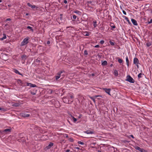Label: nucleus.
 I'll use <instances>...</instances> for the list:
<instances>
[{
    "instance_id": "44",
    "label": "nucleus",
    "mask_w": 152,
    "mask_h": 152,
    "mask_svg": "<svg viewBox=\"0 0 152 152\" xmlns=\"http://www.w3.org/2000/svg\"><path fill=\"white\" fill-rule=\"evenodd\" d=\"M50 43V42L49 41H48L47 42V44L48 45Z\"/></svg>"
},
{
    "instance_id": "46",
    "label": "nucleus",
    "mask_w": 152,
    "mask_h": 152,
    "mask_svg": "<svg viewBox=\"0 0 152 152\" xmlns=\"http://www.w3.org/2000/svg\"><path fill=\"white\" fill-rule=\"evenodd\" d=\"M82 116V115H79V116H78V118H81Z\"/></svg>"
},
{
    "instance_id": "43",
    "label": "nucleus",
    "mask_w": 152,
    "mask_h": 152,
    "mask_svg": "<svg viewBox=\"0 0 152 152\" xmlns=\"http://www.w3.org/2000/svg\"><path fill=\"white\" fill-rule=\"evenodd\" d=\"M31 94L33 95H34L36 94L35 93L33 92H31Z\"/></svg>"
},
{
    "instance_id": "32",
    "label": "nucleus",
    "mask_w": 152,
    "mask_h": 152,
    "mask_svg": "<svg viewBox=\"0 0 152 152\" xmlns=\"http://www.w3.org/2000/svg\"><path fill=\"white\" fill-rule=\"evenodd\" d=\"M69 96L70 98V99L72 100V101H71L72 102V100H73V96L72 95H70Z\"/></svg>"
},
{
    "instance_id": "54",
    "label": "nucleus",
    "mask_w": 152,
    "mask_h": 152,
    "mask_svg": "<svg viewBox=\"0 0 152 152\" xmlns=\"http://www.w3.org/2000/svg\"><path fill=\"white\" fill-rule=\"evenodd\" d=\"M99 96H95V97H98Z\"/></svg>"
},
{
    "instance_id": "41",
    "label": "nucleus",
    "mask_w": 152,
    "mask_h": 152,
    "mask_svg": "<svg viewBox=\"0 0 152 152\" xmlns=\"http://www.w3.org/2000/svg\"><path fill=\"white\" fill-rule=\"evenodd\" d=\"M0 110H1L3 111H5V110L4 108H2L0 107Z\"/></svg>"
},
{
    "instance_id": "53",
    "label": "nucleus",
    "mask_w": 152,
    "mask_h": 152,
    "mask_svg": "<svg viewBox=\"0 0 152 152\" xmlns=\"http://www.w3.org/2000/svg\"><path fill=\"white\" fill-rule=\"evenodd\" d=\"M92 76H94V74H92Z\"/></svg>"
},
{
    "instance_id": "5",
    "label": "nucleus",
    "mask_w": 152,
    "mask_h": 152,
    "mask_svg": "<svg viewBox=\"0 0 152 152\" xmlns=\"http://www.w3.org/2000/svg\"><path fill=\"white\" fill-rule=\"evenodd\" d=\"M134 148L136 149L139 151L141 152H148L146 151L143 148H140L138 146H135Z\"/></svg>"
},
{
    "instance_id": "27",
    "label": "nucleus",
    "mask_w": 152,
    "mask_h": 152,
    "mask_svg": "<svg viewBox=\"0 0 152 152\" xmlns=\"http://www.w3.org/2000/svg\"><path fill=\"white\" fill-rule=\"evenodd\" d=\"M78 144H81V145H83L84 144V143L83 142H82L80 141H78Z\"/></svg>"
},
{
    "instance_id": "37",
    "label": "nucleus",
    "mask_w": 152,
    "mask_h": 152,
    "mask_svg": "<svg viewBox=\"0 0 152 152\" xmlns=\"http://www.w3.org/2000/svg\"><path fill=\"white\" fill-rule=\"evenodd\" d=\"M104 43V40H102L100 41V43L101 44H103Z\"/></svg>"
},
{
    "instance_id": "29",
    "label": "nucleus",
    "mask_w": 152,
    "mask_h": 152,
    "mask_svg": "<svg viewBox=\"0 0 152 152\" xmlns=\"http://www.w3.org/2000/svg\"><path fill=\"white\" fill-rule=\"evenodd\" d=\"M72 119H73L74 122L75 123L77 121V119L74 117H72Z\"/></svg>"
},
{
    "instance_id": "9",
    "label": "nucleus",
    "mask_w": 152,
    "mask_h": 152,
    "mask_svg": "<svg viewBox=\"0 0 152 152\" xmlns=\"http://www.w3.org/2000/svg\"><path fill=\"white\" fill-rule=\"evenodd\" d=\"M21 116L23 117H28L30 116L29 114L26 113H21Z\"/></svg>"
},
{
    "instance_id": "48",
    "label": "nucleus",
    "mask_w": 152,
    "mask_h": 152,
    "mask_svg": "<svg viewBox=\"0 0 152 152\" xmlns=\"http://www.w3.org/2000/svg\"><path fill=\"white\" fill-rule=\"evenodd\" d=\"M3 134V133L2 132V131H1L0 130V134Z\"/></svg>"
},
{
    "instance_id": "49",
    "label": "nucleus",
    "mask_w": 152,
    "mask_h": 152,
    "mask_svg": "<svg viewBox=\"0 0 152 152\" xmlns=\"http://www.w3.org/2000/svg\"><path fill=\"white\" fill-rule=\"evenodd\" d=\"M130 136L132 137V138H134V137L132 135H130Z\"/></svg>"
},
{
    "instance_id": "58",
    "label": "nucleus",
    "mask_w": 152,
    "mask_h": 152,
    "mask_svg": "<svg viewBox=\"0 0 152 152\" xmlns=\"http://www.w3.org/2000/svg\"><path fill=\"white\" fill-rule=\"evenodd\" d=\"M98 152H101V151L99 150L98 151Z\"/></svg>"
},
{
    "instance_id": "56",
    "label": "nucleus",
    "mask_w": 152,
    "mask_h": 152,
    "mask_svg": "<svg viewBox=\"0 0 152 152\" xmlns=\"http://www.w3.org/2000/svg\"><path fill=\"white\" fill-rule=\"evenodd\" d=\"M8 7H10L11 6V5L10 4H9V5H8Z\"/></svg>"
},
{
    "instance_id": "47",
    "label": "nucleus",
    "mask_w": 152,
    "mask_h": 152,
    "mask_svg": "<svg viewBox=\"0 0 152 152\" xmlns=\"http://www.w3.org/2000/svg\"><path fill=\"white\" fill-rule=\"evenodd\" d=\"M147 46L148 47L150 46L151 45V44L150 43H148L147 45Z\"/></svg>"
},
{
    "instance_id": "2",
    "label": "nucleus",
    "mask_w": 152,
    "mask_h": 152,
    "mask_svg": "<svg viewBox=\"0 0 152 152\" xmlns=\"http://www.w3.org/2000/svg\"><path fill=\"white\" fill-rule=\"evenodd\" d=\"M126 80L129 82L132 83H134V80L129 75H128L126 77Z\"/></svg>"
},
{
    "instance_id": "33",
    "label": "nucleus",
    "mask_w": 152,
    "mask_h": 152,
    "mask_svg": "<svg viewBox=\"0 0 152 152\" xmlns=\"http://www.w3.org/2000/svg\"><path fill=\"white\" fill-rule=\"evenodd\" d=\"M84 54L85 55H87L88 54L87 51L86 50H85L84 51Z\"/></svg>"
},
{
    "instance_id": "35",
    "label": "nucleus",
    "mask_w": 152,
    "mask_h": 152,
    "mask_svg": "<svg viewBox=\"0 0 152 152\" xmlns=\"http://www.w3.org/2000/svg\"><path fill=\"white\" fill-rule=\"evenodd\" d=\"M110 26L113 28H115V26L113 25H110Z\"/></svg>"
},
{
    "instance_id": "55",
    "label": "nucleus",
    "mask_w": 152,
    "mask_h": 152,
    "mask_svg": "<svg viewBox=\"0 0 152 152\" xmlns=\"http://www.w3.org/2000/svg\"><path fill=\"white\" fill-rule=\"evenodd\" d=\"M19 82H20V83H21V82H22L21 80H19Z\"/></svg>"
},
{
    "instance_id": "31",
    "label": "nucleus",
    "mask_w": 152,
    "mask_h": 152,
    "mask_svg": "<svg viewBox=\"0 0 152 152\" xmlns=\"http://www.w3.org/2000/svg\"><path fill=\"white\" fill-rule=\"evenodd\" d=\"M64 137L67 138L68 137V136L67 134H64Z\"/></svg>"
},
{
    "instance_id": "34",
    "label": "nucleus",
    "mask_w": 152,
    "mask_h": 152,
    "mask_svg": "<svg viewBox=\"0 0 152 152\" xmlns=\"http://www.w3.org/2000/svg\"><path fill=\"white\" fill-rule=\"evenodd\" d=\"M90 98L92 100H93V101H94V102H95V100L94 99V97H90Z\"/></svg>"
},
{
    "instance_id": "51",
    "label": "nucleus",
    "mask_w": 152,
    "mask_h": 152,
    "mask_svg": "<svg viewBox=\"0 0 152 152\" xmlns=\"http://www.w3.org/2000/svg\"><path fill=\"white\" fill-rule=\"evenodd\" d=\"M75 148L77 149H80L78 147H76Z\"/></svg>"
},
{
    "instance_id": "13",
    "label": "nucleus",
    "mask_w": 152,
    "mask_h": 152,
    "mask_svg": "<svg viewBox=\"0 0 152 152\" xmlns=\"http://www.w3.org/2000/svg\"><path fill=\"white\" fill-rule=\"evenodd\" d=\"M13 72L17 74H18L20 75H21L22 76H23V75L22 74H21L20 73L18 70H17V69H14L13 70Z\"/></svg>"
},
{
    "instance_id": "22",
    "label": "nucleus",
    "mask_w": 152,
    "mask_h": 152,
    "mask_svg": "<svg viewBox=\"0 0 152 152\" xmlns=\"http://www.w3.org/2000/svg\"><path fill=\"white\" fill-rule=\"evenodd\" d=\"M114 75L116 76H117L118 75V72L116 70H115L114 71Z\"/></svg>"
},
{
    "instance_id": "17",
    "label": "nucleus",
    "mask_w": 152,
    "mask_h": 152,
    "mask_svg": "<svg viewBox=\"0 0 152 152\" xmlns=\"http://www.w3.org/2000/svg\"><path fill=\"white\" fill-rule=\"evenodd\" d=\"M123 17L124 18V19L127 21L128 23L129 24H131V23L129 21V20L128 18L127 17H126L125 16H123Z\"/></svg>"
},
{
    "instance_id": "14",
    "label": "nucleus",
    "mask_w": 152,
    "mask_h": 152,
    "mask_svg": "<svg viewBox=\"0 0 152 152\" xmlns=\"http://www.w3.org/2000/svg\"><path fill=\"white\" fill-rule=\"evenodd\" d=\"M53 145V143L52 142H50L48 146L47 147V149L50 148Z\"/></svg>"
},
{
    "instance_id": "15",
    "label": "nucleus",
    "mask_w": 152,
    "mask_h": 152,
    "mask_svg": "<svg viewBox=\"0 0 152 152\" xmlns=\"http://www.w3.org/2000/svg\"><path fill=\"white\" fill-rule=\"evenodd\" d=\"M126 64L127 65L128 67L129 66V60L128 57L127 56H126Z\"/></svg>"
},
{
    "instance_id": "28",
    "label": "nucleus",
    "mask_w": 152,
    "mask_h": 152,
    "mask_svg": "<svg viewBox=\"0 0 152 152\" xmlns=\"http://www.w3.org/2000/svg\"><path fill=\"white\" fill-rule=\"evenodd\" d=\"M142 75V74L141 73H139L138 75V77L139 78H140L141 77H142L141 76Z\"/></svg>"
},
{
    "instance_id": "7",
    "label": "nucleus",
    "mask_w": 152,
    "mask_h": 152,
    "mask_svg": "<svg viewBox=\"0 0 152 152\" xmlns=\"http://www.w3.org/2000/svg\"><path fill=\"white\" fill-rule=\"evenodd\" d=\"M103 90H104L107 93L110 95H111L110 94V89L109 88H103Z\"/></svg>"
},
{
    "instance_id": "40",
    "label": "nucleus",
    "mask_w": 152,
    "mask_h": 152,
    "mask_svg": "<svg viewBox=\"0 0 152 152\" xmlns=\"http://www.w3.org/2000/svg\"><path fill=\"white\" fill-rule=\"evenodd\" d=\"M152 23V19H151L148 22V23L150 24Z\"/></svg>"
},
{
    "instance_id": "26",
    "label": "nucleus",
    "mask_w": 152,
    "mask_h": 152,
    "mask_svg": "<svg viewBox=\"0 0 152 152\" xmlns=\"http://www.w3.org/2000/svg\"><path fill=\"white\" fill-rule=\"evenodd\" d=\"M26 56L25 55H23L21 56V58L23 59H26Z\"/></svg>"
},
{
    "instance_id": "52",
    "label": "nucleus",
    "mask_w": 152,
    "mask_h": 152,
    "mask_svg": "<svg viewBox=\"0 0 152 152\" xmlns=\"http://www.w3.org/2000/svg\"><path fill=\"white\" fill-rule=\"evenodd\" d=\"M28 15V13H27L26 14V15L27 16Z\"/></svg>"
},
{
    "instance_id": "19",
    "label": "nucleus",
    "mask_w": 152,
    "mask_h": 152,
    "mask_svg": "<svg viewBox=\"0 0 152 152\" xmlns=\"http://www.w3.org/2000/svg\"><path fill=\"white\" fill-rule=\"evenodd\" d=\"M83 35L86 36H88L89 35V33L88 32L85 31L83 33Z\"/></svg>"
},
{
    "instance_id": "59",
    "label": "nucleus",
    "mask_w": 152,
    "mask_h": 152,
    "mask_svg": "<svg viewBox=\"0 0 152 152\" xmlns=\"http://www.w3.org/2000/svg\"><path fill=\"white\" fill-rule=\"evenodd\" d=\"M7 25H8V24H6V25H5V26H7Z\"/></svg>"
},
{
    "instance_id": "60",
    "label": "nucleus",
    "mask_w": 152,
    "mask_h": 152,
    "mask_svg": "<svg viewBox=\"0 0 152 152\" xmlns=\"http://www.w3.org/2000/svg\"><path fill=\"white\" fill-rule=\"evenodd\" d=\"M126 152V151H125V152Z\"/></svg>"
},
{
    "instance_id": "36",
    "label": "nucleus",
    "mask_w": 152,
    "mask_h": 152,
    "mask_svg": "<svg viewBox=\"0 0 152 152\" xmlns=\"http://www.w3.org/2000/svg\"><path fill=\"white\" fill-rule=\"evenodd\" d=\"M76 18H77V16L75 15H73V18L74 19H76Z\"/></svg>"
},
{
    "instance_id": "6",
    "label": "nucleus",
    "mask_w": 152,
    "mask_h": 152,
    "mask_svg": "<svg viewBox=\"0 0 152 152\" xmlns=\"http://www.w3.org/2000/svg\"><path fill=\"white\" fill-rule=\"evenodd\" d=\"M64 72V71H60V72H58L57 73V75L55 76L56 80H58L61 77V74Z\"/></svg>"
},
{
    "instance_id": "10",
    "label": "nucleus",
    "mask_w": 152,
    "mask_h": 152,
    "mask_svg": "<svg viewBox=\"0 0 152 152\" xmlns=\"http://www.w3.org/2000/svg\"><path fill=\"white\" fill-rule=\"evenodd\" d=\"M27 86H30L31 87H35L36 86L35 84H33L31 83H26Z\"/></svg>"
},
{
    "instance_id": "4",
    "label": "nucleus",
    "mask_w": 152,
    "mask_h": 152,
    "mask_svg": "<svg viewBox=\"0 0 152 152\" xmlns=\"http://www.w3.org/2000/svg\"><path fill=\"white\" fill-rule=\"evenodd\" d=\"M133 63L134 64L136 65L137 67H139L138 64H139V61L138 59L136 58H134L133 60Z\"/></svg>"
},
{
    "instance_id": "18",
    "label": "nucleus",
    "mask_w": 152,
    "mask_h": 152,
    "mask_svg": "<svg viewBox=\"0 0 152 152\" xmlns=\"http://www.w3.org/2000/svg\"><path fill=\"white\" fill-rule=\"evenodd\" d=\"M74 12L80 15L81 14V12L77 10L74 11Z\"/></svg>"
},
{
    "instance_id": "3",
    "label": "nucleus",
    "mask_w": 152,
    "mask_h": 152,
    "mask_svg": "<svg viewBox=\"0 0 152 152\" xmlns=\"http://www.w3.org/2000/svg\"><path fill=\"white\" fill-rule=\"evenodd\" d=\"M27 5L28 7H31V8L33 9L34 10H37V9L38 8V7L35 5H32L29 3H27Z\"/></svg>"
},
{
    "instance_id": "50",
    "label": "nucleus",
    "mask_w": 152,
    "mask_h": 152,
    "mask_svg": "<svg viewBox=\"0 0 152 152\" xmlns=\"http://www.w3.org/2000/svg\"><path fill=\"white\" fill-rule=\"evenodd\" d=\"M69 116L71 117L72 118V117H74L71 114H70L69 115Z\"/></svg>"
},
{
    "instance_id": "1",
    "label": "nucleus",
    "mask_w": 152,
    "mask_h": 152,
    "mask_svg": "<svg viewBox=\"0 0 152 152\" xmlns=\"http://www.w3.org/2000/svg\"><path fill=\"white\" fill-rule=\"evenodd\" d=\"M28 42V38L26 37L24 39L20 44V46H24Z\"/></svg>"
},
{
    "instance_id": "8",
    "label": "nucleus",
    "mask_w": 152,
    "mask_h": 152,
    "mask_svg": "<svg viewBox=\"0 0 152 152\" xmlns=\"http://www.w3.org/2000/svg\"><path fill=\"white\" fill-rule=\"evenodd\" d=\"M84 132L87 134H94V132L93 131H91L89 130H88L85 131Z\"/></svg>"
},
{
    "instance_id": "57",
    "label": "nucleus",
    "mask_w": 152,
    "mask_h": 152,
    "mask_svg": "<svg viewBox=\"0 0 152 152\" xmlns=\"http://www.w3.org/2000/svg\"><path fill=\"white\" fill-rule=\"evenodd\" d=\"M2 1V0H0V3Z\"/></svg>"
},
{
    "instance_id": "16",
    "label": "nucleus",
    "mask_w": 152,
    "mask_h": 152,
    "mask_svg": "<svg viewBox=\"0 0 152 152\" xmlns=\"http://www.w3.org/2000/svg\"><path fill=\"white\" fill-rule=\"evenodd\" d=\"M7 38L6 35V34H3V37L1 38H0V40H3L4 39H6Z\"/></svg>"
},
{
    "instance_id": "45",
    "label": "nucleus",
    "mask_w": 152,
    "mask_h": 152,
    "mask_svg": "<svg viewBox=\"0 0 152 152\" xmlns=\"http://www.w3.org/2000/svg\"><path fill=\"white\" fill-rule=\"evenodd\" d=\"M64 3L65 4H66L67 3V1L66 0H64Z\"/></svg>"
},
{
    "instance_id": "12",
    "label": "nucleus",
    "mask_w": 152,
    "mask_h": 152,
    "mask_svg": "<svg viewBox=\"0 0 152 152\" xmlns=\"http://www.w3.org/2000/svg\"><path fill=\"white\" fill-rule=\"evenodd\" d=\"M10 132L11 129H6L2 131V132L3 133V134H4L5 132L7 133V132Z\"/></svg>"
},
{
    "instance_id": "20",
    "label": "nucleus",
    "mask_w": 152,
    "mask_h": 152,
    "mask_svg": "<svg viewBox=\"0 0 152 152\" xmlns=\"http://www.w3.org/2000/svg\"><path fill=\"white\" fill-rule=\"evenodd\" d=\"M107 64V62L106 61H104L103 62H102V65H106Z\"/></svg>"
},
{
    "instance_id": "21",
    "label": "nucleus",
    "mask_w": 152,
    "mask_h": 152,
    "mask_svg": "<svg viewBox=\"0 0 152 152\" xmlns=\"http://www.w3.org/2000/svg\"><path fill=\"white\" fill-rule=\"evenodd\" d=\"M27 28L28 29H30L31 31L32 32H33L34 31V30L32 28V27L30 26H28L27 27Z\"/></svg>"
},
{
    "instance_id": "42",
    "label": "nucleus",
    "mask_w": 152,
    "mask_h": 152,
    "mask_svg": "<svg viewBox=\"0 0 152 152\" xmlns=\"http://www.w3.org/2000/svg\"><path fill=\"white\" fill-rule=\"evenodd\" d=\"M99 45H97L94 46V47L95 48H98L99 47Z\"/></svg>"
},
{
    "instance_id": "38",
    "label": "nucleus",
    "mask_w": 152,
    "mask_h": 152,
    "mask_svg": "<svg viewBox=\"0 0 152 152\" xmlns=\"http://www.w3.org/2000/svg\"><path fill=\"white\" fill-rule=\"evenodd\" d=\"M122 12H123V14L124 15H126V12L125 11L123 10Z\"/></svg>"
},
{
    "instance_id": "30",
    "label": "nucleus",
    "mask_w": 152,
    "mask_h": 152,
    "mask_svg": "<svg viewBox=\"0 0 152 152\" xmlns=\"http://www.w3.org/2000/svg\"><path fill=\"white\" fill-rule=\"evenodd\" d=\"M69 141L71 142H73V139L72 138H69Z\"/></svg>"
},
{
    "instance_id": "39",
    "label": "nucleus",
    "mask_w": 152,
    "mask_h": 152,
    "mask_svg": "<svg viewBox=\"0 0 152 152\" xmlns=\"http://www.w3.org/2000/svg\"><path fill=\"white\" fill-rule=\"evenodd\" d=\"M11 20V18H7V19H6V21H10Z\"/></svg>"
},
{
    "instance_id": "23",
    "label": "nucleus",
    "mask_w": 152,
    "mask_h": 152,
    "mask_svg": "<svg viewBox=\"0 0 152 152\" xmlns=\"http://www.w3.org/2000/svg\"><path fill=\"white\" fill-rule=\"evenodd\" d=\"M94 28L96 27L97 26L96 22V21H94Z\"/></svg>"
},
{
    "instance_id": "24",
    "label": "nucleus",
    "mask_w": 152,
    "mask_h": 152,
    "mask_svg": "<svg viewBox=\"0 0 152 152\" xmlns=\"http://www.w3.org/2000/svg\"><path fill=\"white\" fill-rule=\"evenodd\" d=\"M118 61L120 63H121L123 62V61L122 59H121L120 58H118Z\"/></svg>"
},
{
    "instance_id": "11",
    "label": "nucleus",
    "mask_w": 152,
    "mask_h": 152,
    "mask_svg": "<svg viewBox=\"0 0 152 152\" xmlns=\"http://www.w3.org/2000/svg\"><path fill=\"white\" fill-rule=\"evenodd\" d=\"M131 21L132 23L135 26H137L138 25L137 23L136 20L133 19H131Z\"/></svg>"
},
{
    "instance_id": "25",
    "label": "nucleus",
    "mask_w": 152,
    "mask_h": 152,
    "mask_svg": "<svg viewBox=\"0 0 152 152\" xmlns=\"http://www.w3.org/2000/svg\"><path fill=\"white\" fill-rule=\"evenodd\" d=\"M110 44L112 46H114L115 45V43L114 42H112V41H110L109 42Z\"/></svg>"
}]
</instances>
